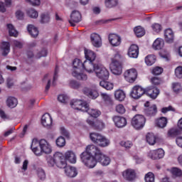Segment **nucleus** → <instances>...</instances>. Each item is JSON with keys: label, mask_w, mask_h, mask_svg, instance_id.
Returning a JSON list of instances; mask_svg holds the SVG:
<instances>
[{"label": "nucleus", "mask_w": 182, "mask_h": 182, "mask_svg": "<svg viewBox=\"0 0 182 182\" xmlns=\"http://www.w3.org/2000/svg\"><path fill=\"white\" fill-rule=\"evenodd\" d=\"M50 21V16H49V14H42L41 16V23H49Z\"/></svg>", "instance_id": "obj_44"}, {"label": "nucleus", "mask_w": 182, "mask_h": 182, "mask_svg": "<svg viewBox=\"0 0 182 182\" xmlns=\"http://www.w3.org/2000/svg\"><path fill=\"white\" fill-rule=\"evenodd\" d=\"M6 103L8 107L14 109V107H16V106H18V100L15 97H9Z\"/></svg>", "instance_id": "obj_34"}, {"label": "nucleus", "mask_w": 182, "mask_h": 182, "mask_svg": "<svg viewBox=\"0 0 182 182\" xmlns=\"http://www.w3.org/2000/svg\"><path fill=\"white\" fill-rule=\"evenodd\" d=\"M156 140H157V138L153 133H148L146 134V141L150 144L151 146H154V144H156Z\"/></svg>", "instance_id": "obj_39"}, {"label": "nucleus", "mask_w": 182, "mask_h": 182, "mask_svg": "<svg viewBox=\"0 0 182 182\" xmlns=\"http://www.w3.org/2000/svg\"><path fill=\"white\" fill-rule=\"evenodd\" d=\"M31 148L36 156H41L42 153H45V154L52 153V146L46 139H41L39 141L33 140Z\"/></svg>", "instance_id": "obj_1"}, {"label": "nucleus", "mask_w": 182, "mask_h": 182, "mask_svg": "<svg viewBox=\"0 0 182 182\" xmlns=\"http://www.w3.org/2000/svg\"><path fill=\"white\" fill-rule=\"evenodd\" d=\"M171 173L174 177H181L182 176V171L178 168H172Z\"/></svg>", "instance_id": "obj_45"}, {"label": "nucleus", "mask_w": 182, "mask_h": 182, "mask_svg": "<svg viewBox=\"0 0 182 182\" xmlns=\"http://www.w3.org/2000/svg\"><path fill=\"white\" fill-rule=\"evenodd\" d=\"M91 43L95 48H100L102 46V38L97 33H92L90 36Z\"/></svg>", "instance_id": "obj_21"}, {"label": "nucleus", "mask_w": 182, "mask_h": 182, "mask_svg": "<svg viewBox=\"0 0 182 182\" xmlns=\"http://www.w3.org/2000/svg\"><path fill=\"white\" fill-rule=\"evenodd\" d=\"M151 28L153 29V31L156 32V33H159V32L161 31V25L159 23L152 24Z\"/></svg>", "instance_id": "obj_58"}, {"label": "nucleus", "mask_w": 182, "mask_h": 182, "mask_svg": "<svg viewBox=\"0 0 182 182\" xmlns=\"http://www.w3.org/2000/svg\"><path fill=\"white\" fill-rule=\"evenodd\" d=\"M167 123H168V122L167 121V118L164 117H161L157 119L155 122L156 126H157V127H159V129H164V127L167 126Z\"/></svg>", "instance_id": "obj_30"}, {"label": "nucleus", "mask_w": 182, "mask_h": 182, "mask_svg": "<svg viewBox=\"0 0 182 182\" xmlns=\"http://www.w3.org/2000/svg\"><path fill=\"white\" fill-rule=\"evenodd\" d=\"M65 173L66 176L70 178H73V177H76L77 176V170H76V168L73 166H67L65 169Z\"/></svg>", "instance_id": "obj_28"}, {"label": "nucleus", "mask_w": 182, "mask_h": 182, "mask_svg": "<svg viewBox=\"0 0 182 182\" xmlns=\"http://www.w3.org/2000/svg\"><path fill=\"white\" fill-rule=\"evenodd\" d=\"M27 15L30 17V18H36L38 16V11H36L35 9H29L27 11Z\"/></svg>", "instance_id": "obj_49"}, {"label": "nucleus", "mask_w": 182, "mask_h": 182, "mask_svg": "<svg viewBox=\"0 0 182 182\" xmlns=\"http://www.w3.org/2000/svg\"><path fill=\"white\" fill-rule=\"evenodd\" d=\"M87 112L88 113V114H90V116H91V117H99V116H100V114H102V112H100V111L97 109H93V108H89V105H87V110L85 111Z\"/></svg>", "instance_id": "obj_33"}, {"label": "nucleus", "mask_w": 182, "mask_h": 182, "mask_svg": "<svg viewBox=\"0 0 182 182\" xmlns=\"http://www.w3.org/2000/svg\"><path fill=\"white\" fill-rule=\"evenodd\" d=\"M41 124L46 129L52 127V117L48 113L44 114L41 118Z\"/></svg>", "instance_id": "obj_17"}, {"label": "nucleus", "mask_w": 182, "mask_h": 182, "mask_svg": "<svg viewBox=\"0 0 182 182\" xmlns=\"http://www.w3.org/2000/svg\"><path fill=\"white\" fill-rule=\"evenodd\" d=\"M175 75L178 79H182V66H178L175 69Z\"/></svg>", "instance_id": "obj_55"}, {"label": "nucleus", "mask_w": 182, "mask_h": 182, "mask_svg": "<svg viewBox=\"0 0 182 182\" xmlns=\"http://www.w3.org/2000/svg\"><path fill=\"white\" fill-rule=\"evenodd\" d=\"M90 138L93 143L98 144V146H100L101 147H106V146H109V140L99 133H91L90 134Z\"/></svg>", "instance_id": "obj_6"}, {"label": "nucleus", "mask_w": 182, "mask_h": 182, "mask_svg": "<svg viewBox=\"0 0 182 182\" xmlns=\"http://www.w3.org/2000/svg\"><path fill=\"white\" fill-rule=\"evenodd\" d=\"M164 46V41L161 38H156L152 45V48L155 50H160V49H163Z\"/></svg>", "instance_id": "obj_32"}, {"label": "nucleus", "mask_w": 182, "mask_h": 182, "mask_svg": "<svg viewBox=\"0 0 182 182\" xmlns=\"http://www.w3.org/2000/svg\"><path fill=\"white\" fill-rule=\"evenodd\" d=\"M176 143L178 147L182 149V136H178L176 139Z\"/></svg>", "instance_id": "obj_64"}, {"label": "nucleus", "mask_w": 182, "mask_h": 182, "mask_svg": "<svg viewBox=\"0 0 182 182\" xmlns=\"http://www.w3.org/2000/svg\"><path fill=\"white\" fill-rule=\"evenodd\" d=\"M156 63V55H149L145 58V63L148 66H151L154 63Z\"/></svg>", "instance_id": "obj_40"}, {"label": "nucleus", "mask_w": 182, "mask_h": 182, "mask_svg": "<svg viewBox=\"0 0 182 182\" xmlns=\"http://www.w3.org/2000/svg\"><path fill=\"white\" fill-rule=\"evenodd\" d=\"M84 95L90 97V99H96L99 96V93L96 90H93L89 87H85L82 90Z\"/></svg>", "instance_id": "obj_23"}, {"label": "nucleus", "mask_w": 182, "mask_h": 182, "mask_svg": "<svg viewBox=\"0 0 182 182\" xmlns=\"http://www.w3.org/2000/svg\"><path fill=\"white\" fill-rule=\"evenodd\" d=\"M93 61H87L85 60L83 63V69H85L88 73H92V72H95L97 67L99 65L98 64H93Z\"/></svg>", "instance_id": "obj_20"}, {"label": "nucleus", "mask_w": 182, "mask_h": 182, "mask_svg": "<svg viewBox=\"0 0 182 182\" xmlns=\"http://www.w3.org/2000/svg\"><path fill=\"white\" fill-rule=\"evenodd\" d=\"M151 82L152 85H154L155 86H159V85H161V83L163 82L161 79H160L159 77H152L151 79Z\"/></svg>", "instance_id": "obj_53"}, {"label": "nucleus", "mask_w": 182, "mask_h": 182, "mask_svg": "<svg viewBox=\"0 0 182 182\" xmlns=\"http://www.w3.org/2000/svg\"><path fill=\"white\" fill-rule=\"evenodd\" d=\"M82 19V15L77 11H74L70 15V19L69 20V23L71 26H76V23H79Z\"/></svg>", "instance_id": "obj_15"}, {"label": "nucleus", "mask_w": 182, "mask_h": 182, "mask_svg": "<svg viewBox=\"0 0 182 182\" xmlns=\"http://www.w3.org/2000/svg\"><path fill=\"white\" fill-rule=\"evenodd\" d=\"M55 164L58 168H65L68 166L65 156L59 152L55 153Z\"/></svg>", "instance_id": "obj_12"}, {"label": "nucleus", "mask_w": 182, "mask_h": 182, "mask_svg": "<svg viewBox=\"0 0 182 182\" xmlns=\"http://www.w3.org/2000/svg\"><path fill=\"white\" fill-rule=\"evenodd\" d=\"M124 76L127 82L133 83V82L137 79V70L134 68L127 70L124 73Z\"/></svg>", "instance_id": "obj_11"}, {"label": "nucleus", "mask_w": 182, "mask_h": 182, "mask_svg": "<svg viewBox=\"0 0 182 182\" xmlns=\"http://www.w3.org/2000/svg\"><path fill=\"white\" fill-rule=\"evenodd\" d=\"M120 59H122V55H120L119 53L115 54L114 57L112 58L110 69L113 75H119L123 72V70L122 68V62H120Z\"/></svg>", "instance_id": "obj_5"}, {"label": "nucleus", "mask_w": 182, "mask_h": 182, "mask_svg": "<svg viewBox=\"0 0 182 182\" xmlns=\"http://www.w3.org/2000/svg\"><path fill=\"white\" fill-rule=\"evenodd\" d=\"M112 121L114 122L116 127H118V129H122L127 125V119H126L124 117L115 115L112 117Z\"/></svg>", "instance_id": "obj_13"}, {"label": "nucleus", "mask_w": 182, "mask_h": 182, "mask_svg": "<svg viewBox=\"0 0 182 182\" xmlns=\"http://www.w3.org/2000/svg\"><path fill=\"white\" fill-rule=\"evenodd\" d=\"M73 71L72 75L78 80H87V75L80 73L83 69V63L80 59L75 58L73 62Z\"/></svg>", "instance_id": "obj_3"}, {"label": "nucleus", "mask_w": 182, "mask_h": 182, "mask_svg": "<svg viewBox=\"0 0 182 182\" xmlns=\"http://www.w3.org/2000/svg\"><path fill=\"white\" fill-rule=\"evenodd\" d=\"M145 93L146 89L140 85H135L132 87L130 95L131 97H133V99H140Z\"/></svg>", "instance_id": "obj_10"}, {"label": "nucleus", "mask_w": 182, "mask_h": 182, "mask_svg": "<svg viewBox=\"0 0 182 182\" xmlns=\"http://www.w3.org/2000/svg\"><path fill=\"white\" fill-rule=\"evenodd\" d=\"M134 32L137 38H141L146 35V31L140 26H136L134 28Z\"/></svg>", "instance_id": "obj_37"}, {"label": "nucleus", "mask_w": 182, "mask_h": 182, "mask_svg": "<svg viewBox=\"0 0 182 182\" xmlns=\"http://www.w3.org/2000/svg\"><path fill=\"white\" fill-rule=\"evenodd\" d=\"M100 86L106 89V90H112L113 89V83L102 80L100 82Z\"/></svg>", "instance_id": "obj_41"}, {"label": "nucleus", "mask_w": 182, "mask_h": 182, "mask_svg": "<svg viewBox=\"0 0 182 182\" xmlns=\"http://www.w3.org/2000/svg\"><path fill=\"white\" fill-rule=\"evenodd\" d=\"M60 133L63 136H65L67 139H69L70 137V134L69 133V131L65 129V127H60Z\"/></svg>", "instance_id": "obj_59"}, {"label": "nucleus", "mask_w": 182, "mask_h": 182, "mask_svg": "<svg viewBox=\"0 0 182 182\" xmlns=\"http://www.w3.org/2000/svg\"><path fill=\"white\" fill-rule=\"evenodd\" d=\"M90 151H91L92 154H97V161H98V163H100L102 166H109V164H110V158L103 154V153H102V151H100V149L97 146H92L90 149Z\"/></svg>", "instance_id": "obj_4"}, {"label": "nucleus", "mask_w": 182, "mask_h": 182, "mask_svg": "<svg viewBox=\"0 0 182 182\" xmlns=\"http://www.w3.org/2000/svg\"><path fill=\"white\" fill-rule=\"evenodd\" d=\"M85 58L88 61H92L96 59V54L95 52L90 50H85Z\"/></svg>", "instance_id": "obj_38"}, {"label": "nucleus", "mask_w": 182, "mask_h": 182, "mask_svg": "<svg viewBox=\"0 0 182 182\" xmlns=\"http://www.w3.org/2000/svg\"><path fill=\"white\" fill-rule=\"evenodd\" d=\"M87 123L96 130H103L105 129V123L100 120H97L95 122L90 119H87Z\"/></svg>", "instance_id": "obj_18"}, {"label": "nucleus", "mask_w": 182, "mask_h": 182, "mask_svg": "<svg viewBox=\"0 0 182 182\" xmlns=\"http://www.w3.org/2000/svg\"><path fill=\"white\" fill-rule=\"evenodd\" d=\"M115 110L119 114H124V113H126V108L124 107V105L122 104L117 105L115 107Z\"/></svg>", "instance_id": "obj_48"}, {"label": "nucleus", "mask_w": 182, "mask_h": 182, "mask_svg": "<svg viewBox=\"0 0 182 182\" xmlns=\"http://www.w3.org/2000/svg\"><path fill=\"white\" fill-rule=\"evenodd\" d=\"M146 182H154V174L151 172H149L145 175Z\"/></svg>", "instance_id": "obj_52"}, {"label": "nucleus", "mask_w": 182, "mask_h": 182, "mask_svg": "<svg viewBox=\"0 0 182 182\" xmlns=\"http://www.w3.org/2000/svg\"><path fill=\"white\" fill-rule=\"evenodd\" d=\"M65 160H68L70 163L75 164L76 163V155L72 151H68L65 154Z\"/></svg>", "instance_id": "obj_31"}, {"label": "nucleus", "mask_w": 182, "mask_h": 182, "mask_svg": "<svg viewBox=\"0 0 182 182\" xmlns=\"http://www.w3.org/2000/svg\"><path fill=\"white\" fill-rule=\"evenodd\" d=\"M131 124L136 130H140L146 124V117L142 114H136L132 118Z\"/></svg>", "instance_id": "obj_7"}, {"label": "nucleus", "mask_w": 182, "mask_h": 182, "mask_svg": "<svg viewBox=\"0 0 182 182\" xmlns=\"http://www.w3.org/2000/svg\"><path fill=\"white\" fill-rule=\"evenodd\" d=\"M153 75H159L163 73V68L161 67H156L152 70Z\"/></svg>", "instance_id": "obj_60"}, {"label": "nucleus", "mask_w": 182, "mask_h": 182, "mask_svg": "<svg viewBox=\"0 0 182 182\" xmlns=\"http://www.w3.org/2000/svg\"><path fill=\"white\" fill-rule=\"evenodd\" d=\"M48 164L49 167H53L56 164V154H55L54 157H50L48 159Z\"/></svg>", "instance_id": "obj_54"}, {"label": "nucleus", "mask_w": 182, "mask_h": 182, "mask_svg": "<svg viewBox=\"0 0 182 182\" xmlns=\"http://www.w3.org/2000/svg\"><path fill=\"white\" fill-rule=\"evenodd\" d=\"M47 55H48V50L44 48L40 53H38V54L37 55V57L39 58L47 56Z\"/></svg>", "instance_id": "obj_63"}, {"label": "nucleus", "mask_w": 182, "mask_h": 182, "mask_svg": "<svg viewBox=\"0 0 182 182\" xmlns=\"http://www.w3.org/2000/svg\"><path fill=\"white\" fill-rule=\"evenodd\" d=\"M101 97L103 100L107 103V105H113V100L110 95H107V93L101 92Z\"/></svg>", "instance_id": "obj_42"}, {"label": "nucleus", "mask_w": 182, "mask_h": 182, "mask_svg": "<svg viewBox=\"0 0 182 182\" xmlns=\"http://www.w3.org/2000/svg\"><path fill=\"white\" fill-rule=\"evenodd\" d=\"M180 134H181V130L179 128H171L167 132V136L171 139H174L177 136H180Z\"/></svg>", "instance_id": "obj_29"}, {"label": "nucleus", "mask_w": 182, "mask_h": 182, "mask_svg": "<svg viewBox=\"0 0 182 182\" xmlns=\"http://www.w3.org/2000/svg\"><path fill=\"white\" fill-rule=\"evenodd\" d=\"M127 54L129 58H137L139 57V46L136 44L131 45Z\"/></svg>", "instance_id": "obj_19"}, {"label": "nucleus", "mask_w": 182, "mask_h": 182, "mask_svg": "<svg viewBox=\"0 0 182 182\" xmlns=\"http://www.w3.org/2000/svg\"><path fill=\"white\" fill-rule=\"evenodd\" d=\"M7 28L9 29L10 36H14V38L18 36V31H16L15 27H14L12 24H7Z\"/></svg>", "instance_id": "obj_43"}, {"label": "nucleus", "mask_w": 182, "mask_h": 182, "mask_svg": "<svg viewBox=\"0 0 182 182\" xmlns=\"http://www.w3.org/2000/svg\"><path fill=\"white\" fill-rule=\"evenodd\" d=\"M145 93L151 97V99H156L157 96L160 95V90L154 87H148L145 89Z\"/></svg>", "instance_id": "obj_16"}, {"label": "nucleus", "mask_w": 182, "mask_h": 182, "mask_svg": "<svg viewBox=\"0 0 182 182\" xmlns=\"http://www.w3.org/2000/svg\"><path fill=\"white\" fill-rule=\"evenodd\" d=\"M114 97L116 100H119V102H123V100L126 99V93H124V91L122 90H117L114 92Z\"/></svg>", "instance_id": "obj_36"}, {"label": "nucleus", "mask_w": 182, "mask_h": 182, "mask_svg": "<svg viewBox=\"0 0 182 182\" xmlns=\"http://www.w3.org/2000/svg\"><path fill=\"white\" fill-rule=\"evenodd\" d=\"M92 147H96L95 145H88L84 152L80 154L81 161L88 167V168H93L97 164V154L90 151Z\"/></svg>", "instance_id": "obj_2"}, {"label": "nucleus", "mask_w": 182, "mask_h": 182, "mask_svg": "<svg viewBox=\"0 0 182 182\" xmlns=\"http://www.w3.org/2000/svg\"><path fill=\"white\" fill-rule=\"evenodd\" d=\"M164 38L167 43H173L174 42V32L171 28H167L164 31Z\"/></svg>", "instance_id": "obj_24"}, {"label": "nucleus", "mask_w": 182, "mask_h": 182, "mask_svg": "<svg viewBox=\"0 0 182 182\" xmlns=\"http://www.w3.org/2000/svg\"><path fill=\"white\" fill-rule=\"evenodd\" d=\"M3 56H8V53L11 52V44L9 42L3 41L0 46Z\"/></svg>", "instance_id": "obj_27"}, {"label": "nucleus", "mask_w": 182, "mask_h": 182, "mask_svg": "<svg viewBox=\"0 0 182 182\" xmlns=\"http://www.w3.org/2000/svg\"><path fill=\"white\" fill-rule=\"evenodd\" d=\"M109 41L112 46H119L122 43V38L116 34H110L109 36Z\"/></svg>", "instance_id": "obj_25"}, {"label": "nucleus", "mask_w": 182, "mask_h": 182, "mask_svg": "<svg viewBox=\"0 0 182 182\" xmlns=\"http://www.w3.org/2000/svg\"><path fill=\"white\" fill-rule=\"evenodd\" d=\"M122 176L127 181H133L136 178V172L133 169H127L122 173Z\"/></svg>", "instance_id": "obj_22"}, {"label": "nucleus", "mask_w": 182, "mask_h": 182, "mask_svg": "<svg viewBox=\"0 0 182 182\" xmlns=\"http://www.w3.org/2000/svg\"><path fill=\"white\" fill-rule=\"evenodd\" d=\"M88 104L82 100H73L70 102V106L73 109L75 110H81V112H85L87 110Z\"/></svg>", "instance_id": "obj_8"}, {"label": "nucleus", "mask_w": 182, "mask_h": 182, "mask_svg": "<svg viewBox=\"0 0 182 182\" xmlns=\"http://www.w3.org/2000/svg\"><path fill=\"white\" fill-rule=\"evenodd\" d=\"M27 30L28 33H30L31 36H32V38H36V36L39 35V31L32 24L28 26Z\"/></svg>", "instance_id": "obj_35"}, {"label": "nucleus", "mask_w": 182, "mask_h": 182, "mask_svg": "<svg viewBox=\"0 0 182 182\" xmlns=\"http://www.w3.org/2000/svg\"><path fill=\"white\" fill-rule=\"evenodd\" d=\"M70 86L73 88V89H79V87H80V84L75 80H71L70 82Z\"/></svg>", "instance_id": "obj_62"}, {"label": "nucleus", "mask_w": 182, "mask_h": 182, "mask_svg": "<svg viewBox=\"0 0 182 182\" xmlns=\"http://www.w3.org/2000/svg\"><path fill=\"white\" fill-rule=\"evenodd\" d=\"M148 156L152 160H160V159H163L164 157V150L162 149H159L156 150L150 151Z\"/></svg>", "instance_id": "obj_14"}, {"label": "nucleus", "mask_w": 182, "mask_h": 182, "mask_svg": "<svg viewBox=\"0 0 182 182\" xmlns=\"http://www.w3.org/2000/svg\"><path fill=\"white\" fill-rule=\"evenodd\" d=\"M172 88L175 93H178L181 90V84L180 82H173L172 84Z\"/></svg>", "instance_id": "obj_51"}, {"label": "nucleus", "mask_w": 182, "mask_h": 182, "mask_svg": "<svg viewBox=\"0 0 182 182\" xmlns=\"http://www.w3.org/2000/svg\"><path fill=\"white\" fill-rule=\"evenodd\" d=\"M38 176L40 180H45V178H46V173H45V171L42 168H39L38 170Z\"/></svg>", "instance_id": "obj_57"}, {"label": "nucleus", "mask_w": 182, "mask_h": 182, "mask_svg": "<svg viewBox=\"0 0 182 182\" xmlns=\"http://www.w3.org/2000/svg\"><path fill=\"white\" fill-rule=\"evenodd\" d=\"M117 0H105V6L107 8H114L117 6Z\"/></svg>", "instance_id": "obj_46"}, {"label": "nucleus", "mask_w": 182, "mask_h": 182, "mask_svg": "<svg viewBox=\"0 0 182 182\" xmlns=\"http://www.w3.org/2000/svg\"><path fill=\"white\" fill-rule=\"evenodd\" d=\"M161 113H167V112H176V109L172 106L163 107L161 110Z\"/></svg>", "instance_id": "obj_61"}, {"label": "nucleus", "mask_w": 182, "mask_h": 182, "mask_svg": "<svg viewBox=\"0 0 182 182\" xmlns=\"http://www.w3.org/2000/svg\"><path fill=\"white\" fill-rule=\"evenodd\" d=\"M120 145L125 149H130L133 146V144L130 141H122L120 142Z\"/></svg>", "instance_id": "obj_56"}, {"label": "nucleus", "mask_w": 182, "mask_h": 182, "mask_svg": "<svg viewBox=\"0 0 182 182\" xmlns=\"http://www.w3.org/2000/svg\"><path fill=\"white\" fill-rule=\"evenodd\" d=\"M58 100L60 101V103H63L64 105H66V103L69 102V97L65 95H60L58 97Z\"/></svg>", "instance_id": "obj_50"}, {"label": "nucleus", "mask_w": 182, "mask_h": 182, "mask_svg": "<svg viewBox=\"0 0 182 182\" xmlns=\"http://www.w3.org/2000/svg\"><path fill=\"white\" fill-rule=\"evenodd\" d=\"M95 72L99 79H102V80H107V79H109V70H107L106 68L98 65L95 68Z\"/></svg>", "instance_id": "obj_9"}, {"label": "nucleus", "mask_w": 182, "mask_h": 182, "mask_svg": "<svg viewBox=\"0 0 182 182\" xmlns=\"http://www.w3.org/2000/svg\"><path fill=\"white\" fill-rule=\"evenodd\" d=\"M144 114L147 117H154V116L157 114V106L153 105L152 106L146 108L144 109Z\"/></svg>", "instance_id": "obj_26"}, {"label": "nucleus", "mask_w": 182, "mask_h": 182, "mask_svg": "<svg viewBox=\"0 0 182 182\" xmlns=\"http://www.w3.org/2000/svg\"><path fill=\"white\" fill-rule=\"evenodd\" d=\"M56 145L58 146V147H64V146H65L66 144V140L65 139V138L63 136H59L57 139H56Z\"/></svg>", "instance_id": "obj_47"}]
</instances>
